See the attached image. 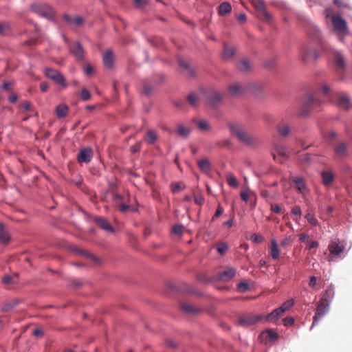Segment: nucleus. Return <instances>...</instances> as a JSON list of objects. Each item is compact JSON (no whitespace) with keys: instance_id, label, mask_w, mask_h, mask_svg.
<instances>
[{"instance_id":"24","label":"nucleus","mask_w":352,"mask_h":352,"mask_svg":"<svg viewBox=\"0 0 352 352\" xmlns=\"http://www.w3.org/2000/svg\"><path fill=\"white\" fill-rule=\"evenodd\" d=\"M95 222L98 225V226H99L102 229L108 232H113V228L106 219L102 217H96L95 219Z\"/></svg>"},{"instance_id":"30","label":"nucleus","mask_w":352,"mask_h":352,"mask_svg":"<svg viewBox=\"0 0 352 352\" xmlns=\"http://www.w3.org/2000/svg\"><path fill=\"white\" fill-rule=\"evenodd\" d=\"M103 62L107 68H111L113 64V56L111 50H107L103 54Z\"/></svg>"},{"instance_id":"49","label":"nucleus","mask_w":352,"mask_h":352,"mask_svg":"<svg viewBox=\"0 0 352 352\" xmlns=\"http://www.w3.org/2000/svg\"><path fill=\"white\" fill-rule=\"evenodd\" d=\"M80 98H82V100L87 101L90 99L91 94L87 89L83 88V89H82V90L80 91Z\"/></svg>"},{"instance_id":"7","label":"nucleus","mask_w":352,"mask_h":352,"mask_svg":"<svg viewBox=\"0 0 352 352\" xmlns=\"http://www.w3.org/2000/svg\"><path fill=\"white\" fill-rule=\"evenodd\" d=\"M334 158L339 160L345 159L349 155V144L338 142L333 146Z\"/></svg>"},{"instance_id":"34","label":"nucleus","mask_w":352,"mask_h":352,"mask_svg":"<svg viewBox=\"0 0 352 352\" xmlns=\"http://www.w3.org/2000/svg\"><path fill=\"white\" fill-rule=\"evenodd\" d=\"M177 134L183 138H186L190 133V129L183 124H178L176 130Z\"/></svg>"},{"instance_id":"51","label":"nucleus","mask_w":352,"mask_h":352,"mask_svg":"<svg viewBox=\"0 0 352 352\" xmlns=\"http://www.w3.org/2000/svg\"><path fill=\"white\" fill-rule=\"evenodd\" d=\"M184 227L182 225H175L173 227L172 232L175 234L180 235L183 233Z\"/></svg>"},{"instance_id":"32","label":"nucleus","mask_w":352,"mask_h":352,"mask_svg":"<svg viewBox=\"0 0 352 352\" xmlns=\"http://www.w3.org/2000/svg\"><path fill=\"white\" fill-rule=\"evenodd\" d=\"M69 108L64 104H58L55 109V113L58 118H62L67 116Z\"/></svg>"},{"instance_id":"37","label":"nucleus","mask_w":352,"mask_h":352,"mask_svg":"<svg viewBox=\"0 0 352 352\" xmlns=\"http://www.w3.org/2000/svg\"><path fill=\"white\" fill-rule=\"evenodd\" d=\"M231 6L228 2L222 3L219 8V14L220 15H225L228 14L231 11Z\"/></svg>"},{"instance_id":"6","label":"nucleus","mask_w":352,"mask_h":352,"mask_svg":"<svg viewBox=\"0 0 352 352\" xmlns=\"http://www.w3.org/2000/svg\"><path fill=\"white\" fill-rule=\"evenodd\" d=\"M327 16L331 18L333 28L336 30L346 34L347 33L346 23L344 19L338 14H331L329 10H326Z\"/></svg>"},{"instance_id":"38","label":"nucleus","mask_w":352,"mask_h":352,"mask_svg":"<svg viewBox=\"0 0 352 352\" xmlns=\"http://www.w3.org/2000/svg\"><path fill=\"white\" fill-rule=\"evenodd\" d=\"M75 251L77 253H78L79 254L89 258L90 260L93 261L95 263H98V259L95 256L92 255L91 254H90L89 252H87L85 250H81V249H79V248H76Z\"/></svg>"},{"instance_id":"26","label":"nucleus","mask_w":352,"mask_h":352,"mask_svg":"<svg viewBox=\"0 0 352 352\" xmlns=\"http://www.w3.org/2000/svg\"><path fill=\"white\" fill-rule=\"evenodd\" d=\"M228 89L231 96H237L243 93L244 87L240 84L235 83L230 85Z\"/></svg>"},{"instance_id":"57","label":"nucleus","mask_w":352,"mask_h":352,"mask_svg":"<svg viewBox=\"0 0 352 352\" xmlns=\"http://www.w3.org/2000/svg\"><path fill=\"white\" fill-rule=\"evenodd\" d=\"M292 214L295 216L300 217L302 214V210L299 206H295L292 210Z\"/></svg>"},{"instance_id":"12","label":"nucleus","mask_w":352,"mask_h":352,"mask_svg":"<svg viewBox=\"0 0 352 352\" xmlns=\"http://www.w3.org/2000/svg\"><path fill=\"white\" fill-rule=\"evenodd\" d=\"M301 54L303 60L308 62L317 59L319 56V52L313 47L307 46L302 49Z\"/></svg>"},{"instance_id":"5","label":"nucleus","mask_w":352,"mask_h":352,"mask_svg":"<svg viewBox=\"0 0 352 352\" xmlns=\"http://www.w3.org/2000/svg\"><path fill=\"white\" fill-rule=\"evenodd\" d=\"M328 249L329 251L328 261L331 262L333 256H340L344 252V245L339 239H334L329 243Z\"/></svg>"},{"instance_id":"62","label":"nucleus","mask_w":352,"mask_h":352,"mask_svg":"<svg viewBox=\"0 0 352 352\" xmlns=\"http://www.w3.org/2000/svg\"><path fill=\"white\" fill-rule=\"evenodd\" d=\"M20 107L25 111H29L31 108V104L29 102L25 101L21 104Z\"/></svg>"},{"instance_id":"39","label":"nucleus","mask_w":352,"mask_h":352,"mask_svg":"<svg viewBox=\"0 0 352 352\" xmlns=\"http://www.w3.org/2000/svg\"><path fill=\"white\" fill-rule=\"evenodd\" d=\"M294 305V301L293 299L288 300L283 302L281 306L278 307L279 309L283 311V313L285 314L286 311H289Z\"/></svg>"},{"instance_id":"45","label":"nucleus","mask_w":352,"mask_h":352,"mask_svg":"<svg viewBox=\"0 0 352 352\" xmlns=\"http://www.w3.org/2000/svg\"><path fill=\"white\" fill-rule=\"evenodd\" d=\"M228 249V246L226 243L221 242L217 245V250L220 254H223Z\"/></svg>"},{"instance_id":"46","label":"nucleus","mask_w":352,"mask_h":352,"mask_svg":"<svg viewBox=\"0 0 352 352\" xmlns=\"http://www.w3.org/2000/svg\"><path fill=\"white\" fill-rule=\"evenodd\" d=\"M10 240V234L7 231L5 230L0 235V243L1 244H7L9 243Z\"/></svg>"},{"instance_id":"52","label":"nucleus","mask_w":352,"mask_h":352,"mask_svg":"<svg viewBox=\"0 0 352 352\" xmlns=\"http://www.w3.org/2000/svg\"><path fill=\"white\" fill-rule=\"evenodd\" d=\"M317 280H318V278L316 276H311L309 282V286L312 289H318L319 288L317 287V286L318 285L317 283Z\"/></svg>"},{"instance_id":"10","label":"nucleus","mask_w":352,"mask_h":352,"mask_svg":"<svg viewBox=\"0 0 352 352\" xmlns=\"http://www.w3.org/2000/svg\"><path fill=\"white\" fill-rule=\"evenodd\" d=\"M252 3L255 9H256L261 14V18L265 22H270L272 19V16L266 10L265 3L264 0H252Z\"/></svg>"},{"instance_id":"4","label":"nucleus","mask_w":352,"mask_h":352,"mask_svg":"<svg viewBox=\"0 0 352 352\" xmlns=\"http://www.w3.org/2000/svg\"><path fill=\"white\" fill-rule=\"evenodd\" d=\"M264 319L262 315L245 314L240 316L236 324L243 327H248L254 325Z\"/></svg>"},{"instance_id":"9","label":"nucleus","mask_w":352,"mask_h":352,"mask_svg":"<svg viewBox=\"0 0 352 352\" xmlns=\"http://www.w3.org/2000/svg\"><path fill=\"white\" fill-rule=\"evenodd\" d=\"M330 304L322 300H319L317 303L315 315L313 318L311 328L318 323V318L324 316L329 311Z\"/></svg>"},{"instance_id":"42","label":"nucleus","mask_w":352,"mask_h":352,"mask_svg":"<svg viewBox=\"0 0 352 352\" xmlns=\"http://www.w3.org/2000/svg\"><path fill=\"white\" fill-rule=\"evenodd\" d=\"M226 180L228 184L231 187H236L238 186L236 178L232 173H228L226 175Z\"/></svg>"},{"instance_id":"8","label":"nucleus","mask_w":352,"mask_h":352,"mask_svg":"<svg viewBox=\"0 0 352 352\" xmlns=\"http://www.w3.org/2000/svg\"><path fill=\"white\" fill-rule=\"evenodd\" d=\"M31 8L39 16L45 17L47 19L52 20L54 16V11L50 6L47 5L34 4L31 6Z\"/></svg>"},{"instance_id":"64","label":"nucleus","mask_w":352,"mask_h":352,"mask_svg":"<svg viewBox=\"0 0 352 352\" xmlns=\"http://www.w3.org/2000/svg\"><path fill=\"white\" fill-rule=\"evenodd\" d=\"M11 84L8 82H5L1 86V89L3 91H9L10 89Z\"/></svg>"},{"instance_id":"28","label":"nucleus","mask_w":352,"mask_h":352,"mask_svg":"<svg viewBox=\"0 0 352 352\" xmlns=\"http://www.w3.org/2000/svg\"><path fill=\"white\" fill-rule=\"evenodd\" d=\"M180 308L182 311L189 314H197L199 311L198 308L188 302H182Z\"/></svg>"},{"instance_id":"56","label":"nucleus","mask_w":352,"mask_h":352,"mask_svg":"<svg viewBox=\"0 0 352 352\" xmlns=\"http://www.w3.org/2000/svg\"><path fill=\"white\" fill-rule=\"evenodd\" d=\"M337 138V133L334 131H329L326 134V138L329 140H333Z\"/></svg>"},{"instance_id":"44","label":"nucleus","mask_w":352,"mask_h":352,"mask_svg":"<svg viewBox=\"0 0 352 352\" xmlns=\"http://www.w3.org/2000/svg\"><path fill=\"white\" fill-rule=\"evenodd\" d=\"M178 64L181 67L188 70L191 76L194 75L193 70L190 67L189 64L186 60L179 58L178 59Z\"/></svg>"},{"instance_id":"15","label":"nucleus","mask_w":352,"mask_h":352,"mask_svg":"<svg viewBox=\"0 0 352 352\" xmlns=\"http://www.w3.org/2000/svg\"><path fill=\"white\" fill-rule=\"evenodd\" d=\"M336 104L339 108L347 110L350 107V99L344 93H338L336 94Z\"/></svg>"},{"instance_id":"20","label":"nucleus","mask_w":352,"mask_h":352,"mask_svg":"<svg viewBox=\"0 0 352 352\" xmlns=\"http://www.w3.org/2000/svg\"><path fill=\"white\" fill-rule=\"evenodd\" d=\"M69 51L77 60H80L83 58L84 51L80 43L76 42L73 43L70 46Z\"/></svg>"},{"instance_id":"48","label":"nucleus","mask_w":352,"mask_h":352,"mask_svg":"<svg viewBox=\"0 0 352 352\" xmlns=\"http://www.w3.org/2000/svg\"><path fill=\"white\" fill-rule=\"evenodd\" d=\"M152 91L153 88L149 84H148L146 82H142V91L145 95H150L152 93Z\"/></svg>"},{"instance_id":"53","label":"nucleus","mask_w":352,"mask_h":352,"mask_svg":"<svg viewBox=\"0 0 352 352\" xmlns=\"http://www.w3.org/2000/svg\"><path fill=\"white\" fill-rule=\"evenodd\" d=\"M236 289L239 292H245L248 289V285L245 282H241L237 285Z\"/></svg>"},{"instance_id":"31","label":"nucleus","mask_w":352,"mask_h":352,"mask_svg":"<svg viewBox=\"0 0 352 352\" xmlns=\"http://www.w3.org/2000/svg\"><path fill=\"white\" fill-rule=\"evenodd\" d=\"M270 250V255L273 259L278 258L280 256V250L278 249V244L274 239L271 240Z\"/></svg>"},{"instance_id":"21","label":"nucleus","mask_w":352,"mask_h":352,"mask_svg":"<svg viewBox=\"0 0 352 352\" xmlns=\"http://www.w3.org/2000/svg\"><path fill=\"white\" fill-rule=\"evenodd\" d=\"M283 311L278 308L273 310L270 314L265 317V319L268 322L276 324L277 321L283 316Z\"/></svg>"},{"instance_id":"16","label":"nucleus","mask_w":352,"mask_h":352,"mask_svg":"<svg viewBox=\"0 0 352 352\" xmlns=\"http://www.w3.org/2000/svg\"><path fill=\"white\" fill-rule=\"evenodd\" d=\"M93 155L91 148L87 147L81 149L78 155L77 160L80 163H89Z\"/></svg>"},{"instance_id":"14","label":"nucleus","mask_w":352,"mask_h":352,"mask_svg":"<svg viewBox=\"0 0 352 352\" xmlns=\"http://www.w3.org/2000/svg\"><path fill=\"white\" fill-rule=\"evenodd\" d=\"M278 338V333L273 329H267L263 331L260 335V339L265 344L276 341Z\"/></svg>"},{"instance_id":"3","label":"nucleus","mask_w":352,"mask_h":352,"mask_svg":"<svg viewBox=\"0 0 352 352\" xmlns=\"http://www.w3.org/2000/svg\"><path fill=\"white\" fill-rule=\"evenodd\" d=\"M232 134L243 144L250 145L253 144V139L245 131V129L237 124H231L229 126Z\"/></svg>"},{"instance_id":"25","label":"nucleus","mask_w":352,"mask_h":352,"mask_svg":"<svg viewBox=\"0 0 352 352\" xmlns=\"http://www.w3.org/2000/svg\"><path fill=\"white\" fill-rule=\"evenodd\" d=\"M63 18L67 23L74 25L76 27L80 25L83 22L82 18L79 16H69L68 14H65Z\"/></svg>"},{"instance_id":"59","label":"nucleus","mask_w":352,"mask_h":352,"mask_svg":"<svg viewBox=\"0 0 352 352\" xmlns=\"http://www.w3.org/2000/svg\"><path fill=\"white\" fill-rule=\"evenodd\" d=\"M319 246L318 242L316 241H309L307 243V249L310 250L312 248H317Z\"/></svg>"},{"instance_id":"2","label":"nucleus","mask_w":352,"mask_h":352,"mask_svg":"<svg viewBox=\"0 0 352 352\" xmlns=\"http://www.w3.org/2000/svg\"><path fill=\"white\" fill-rule=\"evenodd\" d=\"M320 104L321 102L315 95L307 94L302 100V103L299 108V114L300 116H307L311 110L319 108Z\"/></svg>"},{"instance_id":"23","label":"nucleus","mask_w":352,"mask_h":352,"mask_svg":"<svg viewBox=\"0 0 352 352\" xmlns=\"http://www.w3.org/2000/svg\"><path fill=\"white\" fill-rule=\"evenodd\" d=\"M275 152L276 153L273 154L274 158V160H278L279 162H283V160L287 157L286 148L283 146H276Z\"/></svg>"},{"instance_id":"41","label":"nucleus","mask_w":352,"mask_h":352,"mask_svg":"<svg viewBox=\"0 0 352 352\" xmlns=\"http://www.w3.org/2000/svg\"><path fill=\"white\" fill-rule=\"evenodd\" d=\"M10 31V25L8 22H0V35H6Z\"/></svg>"},{"instance_id":"54","label":"nucleus","mask_w":352,"mask_h":352,"mask_svg":"<svg viewBox=\"0 0 352 352\" xmlns=\"http://www.w3.org/2000/svg\"><path fill=\"white\" fill-rule=\"evenodd\" d=\"M250 240L253 242V243H262L263 241H264V239L258 235L257 234H252L250 236Z\"/></svg>"},{"instance_id":"40","label":"nucleus","mask_w":352,"mask_h":352,"mask_svg":"<svg viewBox=\"0 0 352 352\" xmlns=\"http://www.w3.org/2000/svg\"><path fill=\"white\" fill-rule=\"evenodd\" d=\"M157 140V135L153 131H148L145 136V140L147 143L152 144Z\"/></svg>"},{"instance_id":"50","label":"nucleus","mask_w":352,"mask_h":352,"mask_svg":"<svg viewBox=\"0 0 352 352\" xmlns=\"http://www.w3.org/2000/svg\"><path fill=\"white\" fill-rule=\"evenodd\" d=\"M188 101L192 106H196L198 101V97L195 94H190L188 96Z\"/></svg>"},{"instance_id":"17","label":"nucleus","mask_w":352,"mask_h":352,"mask_svg":"<svg viewBox=\"0 0 352 352\" xmlns=\"http://www.w3.org/2000/svg\"><path fill=\"white\" fill-rule=\"evenodd\" d=\"M236 274V270L233 267H228L224 270L219 272L217 274V278L221 281H228L231 280Z\"/></svg>"},{"instance_id":"58","label":"nucleus","mask_w":352,"mask_h":352,"mask_svg":"<svg viewBox=\"0 0 352 352\" xmlns=\"http://www.w3.org/2000/svg\"><path fill=\"white\" fill-rule=\"evenodd\" d=\"M271 210L276 214H279L281 212L282 209L278 204H271Z\"/></svg>"},{"instance_id":"36","label":"nucleus","mask_w":352,"mask_h":352,"mask_svg":"<svg viewBox=\"0 0 352 352\" xmlns=\"http://www.w3.org/2000/svg\"><path fill=\"white\" fill-rule=\"evenodd\" d=\"M235 52L236 50L233 47L225 45L223 53V59L228 60L234 56Z\"/></svg>"},{"instance_id":"61","label":"nucleus","mask_w":352,"mask_h":352,"mask_svg":"<svg viewBox=\"0 0 352 352\" xmlns=\"http://www.w3.org/2000/svg\"><path fill=\"white\" fill-rule=\"evenodd\" d=\"M194 201L198 205H202L204 202V198L201 195H195Z\"/></svg>"},{"instance_id":"47","label":"nucleus","mask_w":352,"mask_h":352,"mask_svg":"<svg viewBox=\"0 0 352 352\" xmlns=\"http://www.w3.org/2000/svg\"><path fill=\"white\" fill-rule=\"evenodd\" d=\"M305 219L313 226H317L318 225V220L310 213L305 215Z\"/></svg>"},{"instance_id":"27","label":"nucleus","mask_w":352,"mask_h":352,"mask_svg":"<svg viewBox=\"0 0 352 352\" xmlns=\"http://www.w3.org/2000/svg\"><path fill=\"white\" fill-rule=\"evenodd\" d=\"M237 68L243 72H248L252 68L250 61L247 58H242L237 64Z\"/></svg>"},{"instance_id":"1","label":"nucleus","mask_w":352,"mask_h":352,"mask_svg":"<svg viewBox=\"0 0 352 352\" xmlns=\"http://www.w3.org/2000/svg\"><path fill=\"white\" fill-rule=\"evenodd\" d=\"M318 42L322 52H328L331 53L333 56V62L338 69H342L345 66V61L343 55L338 51L332 49L328 46L322 40L320 36V32L317 28H314V32L309 33Z\"/></svg>"},{"instance_id":"13","label":"nucleus","mask_w":352,"mask_h":352,"mask_svg":"<svg viewBox=\"0 0 352 352\" xmlns=\"http://www.w3.org/2000/svg\"><path fill=\"white\" fill-rule=\"evenodd\" d=\"M206 98L209 104L214 106L221 101L223 96L217 91L211 89L206 93Z\"/></svg>"},{"instance_id":"43","label":"nucleus","mask_w":352,"mask_h":352,"mask_svg":"<svg viewBox=\"0 0 352 352\" xmlns=\"http://www.w3.org/2000/svg\"><path fill=\"white\" fill-rule=\"evenodd\" d=\"M199 129L201 131H208L210 129L209 123L206 120H199L197 123Z\"/></svg>"},{"instance_id":"35","label":"nucleus","mask_w":352,"mask_h":352,"mask_svg":"<svg viewBox=\"0 0 352 352\" xmlns=\"http://www.w3.org/2000/svg\"><path fill=\"white\" fill-rule=\"evenodd\" d=\"M199 168L204 173H208L211 170L210 163L208 160H200L197 162Z\"/></svg>"},{"instance_id":"11","label":"nucleus","mask_w":352,"mask_h":352,"mask_svg":"<svg viewBox=\"0 0 352 352\" xmlns=\"http://www.w3.org/2000/svg\"><path fill=\"white\" fill-rule=\"evenodd\" d=\"M45 74L47 78L53 80L56 83L63 87L66 86L63 76L57 70L51 68H46L45 70Z\"/></svg>"},{"instance_id":"63","label":"nucleus","mask_w":352,"mask_h":352,"mask_svg":"<svg viewBox=\"0 0 352 352\" xmlns=\"http://www.w3.org/2000/svg\"><path fill=\"white\" fill-rule=\"evenodd\" d=\"M2 280L5 284L12 283V278L9 275H6L5 276H3Z\"/></svg>"},{"instance_id":"33","label":"nucleus","mask_w":352,"mask_h":352,"mask_svg":"<svg viewBox=\"0 0 352 352\" xmlns=\"http://www.w3.org/2000/svg\"><path fill=\"white\" fill-rule=\"evenodd\" d=\"M124 198L120 195H116L114 197L115 201L119 203L118 208L120 212H125L131 208V206L126 204L124 203H122L123 201Z\"/></svg>"},{"instance_id":"55","label":"nucleus","mask_w":352,"mask_h":352,"mask_svg":"<svg viewBox=\"0 0 352 352\" xmlns=\"http://www.w3.org/2000/svg\"><path fill=\"white\" fill-rule=\"evenodd\" d=\"M283 322L285 327L292 325L294 322V318L293 317H286L283 320Z\"/></svg>"},{"instance_id":"18","label":"nucleus","mask_w":352,"mask_h":352,"mask_svg":"<svg viewBox=\"0 0 352 352\" xmlns=\"http://www.w3.org/2000/svg\"><path fill=\"white\" fill-rule=\"evenodd\" d=\"M292 130V127L290 124L285 120L281 121L277 126L278 134L283 138L289 135Z\"/></svg>"},{"instance_id":"29","label":"nucleus","mask_w":352,"mask_h":352,"mask_svg":"<svg viewBox=\"0 0 352 352\" xmlns=\"http://www.w3.org/2000/svg\"><path fill=\"white\" fill-rule=\"evenodd\" d=\"M334 295V288L332 285H330L325 292L322 294V296L320 300H322L323 302H328L330 304L331 298Z\"/></svg>"},{"instance_id":"22","label":"nucleus","mask_w":352,"mask_h":352,"mask_svg":"<svg viewBox=\"0 0 352 352\" xmlns=\"http://www.w3.org/2000/svg\"><path fill=\"white\" fill-rule=\"evenodd\" d=\"M322 184L324 186H330L334 182V174L330 170H323L321 173Z\"/></svg>"},{"instance_id":"19","label":"nucleus","mask_w":352,"mask_h":352,"mask_svg":"<svg viewBox=\"0 0 352 352\" xmlns=\"http://www.w3.org/2000/svg\"><path fill=\"white\" fill-rule=\"evenodd\" d=\"M292 180L295 184V187L298 191L305 196L308 192L309 190L303 178L301 177H295Z\"/></svg>"},{"instance_id":"60","label":"nucleus","mask_w":352,"mask_h":352,"mask_svg":"<svg viewBox=\"0 0 352 352\" xmlns=\"http://www.w3.org/2000/svg\"><path fill=\"white\" fill-rule=\"evenodd\" d=\"M309 236L306 233H302L299 235V241L302 243L309 242Z\"/></svg>"}]
</instances>
